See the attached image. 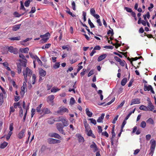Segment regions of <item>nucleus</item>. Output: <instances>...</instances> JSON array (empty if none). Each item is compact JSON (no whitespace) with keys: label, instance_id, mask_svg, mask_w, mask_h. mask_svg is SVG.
I'll return each mask as SVG.
<instances>
[{"label":"nucleus","instance_id":"f257e3e1","mask_svg":"<svg viewBox=\"0 0 156 156\" xmlns=\"http://www.w3.org/2000/svg\"><path fill=\"white\" fill-rule=\"evenodd\" d=\"M23 73L25 80L27 82V76L30 77L32 75V72L28 67H27L25 70H23Z\"/></svg>","mask_w":156,"mask_h":156},{"label":"nucleus","instance_id":"f03ea898","mask_svg":"<svg viewBox=\"0 0 156 156\" xmlns=\"http://www.w3.org/2000/svg\"><path fill=\"white\" fill-rule=\"evenodd\" d=\"M84 125L86 131L87 132V135L89 136H91L94 138H95L96 137L92 133V130L90 129L88 124L87 122H85L84 123Z\"/></svg>","mask_w":156,"mask_h":156},{"label":"nucleus","instance_id":"7ed1b4c3","mask_svg":"<svg viewBox=\"0 0 156 156\" xmlns=\"http://www.w3.org/2000/svg\"><path fill=\"white\" fill-rule=\"evenodd\" d=\"M68 109L64 107H61L58 108V109L56 113L58 114L62 115L65 112L68 113Z\"/></svg>","mask_w":156,"mask_h":156},{"label":"nucleus","instance_id":"20e7f679","mask_svg":"<svg viewBox=\"0 0 156 156\" xmlns=\"http://www.w3.org/2000/svg\"><path fill=\"white\" fill-rule=\"evenodd\" d=\"M144 90L145 91H150L151 92L152 94H155V92L153 90V88L151 85L147 86V84H145L144 86Z\"/></svg>","mask_w":156,"mask_h":156},{"label":"nucleus","instance_id":"39448f33","mask_svg":"<svg viewBox=\"0 0 156 156\" xmlns=\"http://www.w3.org/2000/svg\"><path fill=\"white\" fill-rule=\"evenodd\" d=\"M56 127L58 130L62 134L65 135V133L64 132L63 129V127L62 124L60 123H57L56 124Z\"/></svg>","mask_w":156,"mask_h":156},{"label":"nucleus","instance_id":"423d86ee","mask_svg":"<svg viewBox=\"0 0 156 156\" xmlns=\"http://www.w3.org/2000/svg\"><path fill=\"white\" fill-rule=\"evenodd\" d=\"M48 142L49 144H58L60 143V141L59 140H56L53 138H49L48 139Z\"/></svg>","mask_w":156,"mask_h":156},{"label":"nucleus","instance_id":"0eeeda50","mask_svg":"<svg viewBox=\"0 0 156 156\" xmlns=\"http://www.w3.org/2000/svg\"><path fill=\"white\" fill-rule=\"evenodd\" d=\"M8 50L11 53L16 54L18 53V50L16 48H14L12 46L9 47Z\"/></svg>","mask_w":156,"mask_h":156},{"label":"nucleus","instance_id":"6e6552de","mask_svg":"<svg viewBox=\"0 0 156 156\" xmlns=\"http://www.w3.org/2000/svg\"><path fill=\"white\" fill-rule=\"evenodd\" d=\"M150 142L151 143V149L152 150V151L153 150H154L155 147L156 146V141L155 140H152L150 141Z\"/></svg>","mask_w":156,"mask_h":156},{"label":"nucleus","instance_id":"1a4fd4ad","mask_svg":"<svg viewBox=\"0 0 156 156\" xmlns=\"http://www.w3.org/2000/svg\"><path fill=\"white\" fill-rule=\"evenodd\" d=\"M140 103V99L138 98L134 99L132 100L130 105H133L135 104H138Z\"/></svg>","mask_w":156,"mask_h":156},{"label":"nucleus","instance_id":"9d476101","mask_svg":"<svg viewBox=\"0 0 156 156\" xmlns=\"http://www.w3.org/2000/svg\"><path fill=\"white\" fill-rule=\"evenodd\" d=\"M39 73L40 76L44 77L46 74V72L42 69H41L39 70Z\"/></svg>","mask_w":156,"mask_h":156},{"label":"nucleus","instance_id":"9b49d317","mask_svg":"<svg viewBox=\"0 0 156 156\" xmlns=\"http://www.w3.org/2000/svg\"><path fill=\"white\" fill-rule=\"evenodd\" d=\"M90 147L93 149V151L95 152L98 151V148L97 145L94 142H92V144L90 145Z\"/></svg>","mask_w":156,"mask_h":156},{"label":"nucleus","instance_id":"f8f14e48","mask_svg":"<svg viewBox=\"0 0 156 156\" xmlns=\"http://www.w3.org/2000/svg\"><path fill=\"white\" fill-rule=\"evenodd\" d=\"M107 56V55L106 54H103L100 56H99L98 58V61L99 62L102 60L104 59Z\"/></svg>","mask_w":156,"mask_h":156},{"label":"nucleus","instance_id":"ddd939ff","mask_svg":"<svg viewBox=\"0 0 156 156\" xmlns=\"http://www.w3.org/2000/svg\"><path fill=\"white\" fill-rule=\"evenodd\" d=\"M149 110L153 111L154 109V106L151 101L148 102L147 107Z\"/></svg>","mask_w":156,"mask_h":156},{"label":"nucleus","instance_id":"4468645a","mask_svg":"<svg viewBox=\"0 0 156 156\" xmlns=\"http://www.w3.org/2000/svg\"><path fill=\"white\" fill-rule=\"evenodd\" d=\"M29 51V49L27 47L25 48H21L20 49V51L22 53H27L28 51Z\"/></svg>","mask_w":156,"mask_h":156},{"label":"nucleus","instance_id":"2eb2a0df","mask_svg":"<svg viewBox=\"0 0 156 156\" xmlns=\"http://www.w3.org/2000/svg\"><path fill=\"white\" fill-rule=\"evenodd\" d=\"M76 136H77L79 141L80 142H83L84 141V139L83 137H82L79 134H76Z\"/></svg>","mask_w":156,"mask_h":156},{"label":"nucleus","instance_id":"dca6fc26","mask_svg":"<svg viewBox=\"0 0 156 156\" xmlns=\"http://www.w3.org/2000/svg\"><path fill=\"white\" fill-rule=\"evenodd\" d=\"M25 131V129H23L19 133L18 135V137L20 139H21Z\"/></svg>","mask_w":156,"mask_h":156},{"label":"nucleus","instance_id":"f3484780","mask_svg":"<svg viewBox=\"0 0 156 156\" xmlns=\"http://www.w3.org/2000/svg\"><path fill=\"white\" fill-rule=\"evenodd\" d=\"M63 121H62V122L64 126H67L68 125V122L67 119L65 118H64L63 120Z\"/></svg>","mask_w":156,"mask_h":156},{"label":"nucleus","instance_id":"a211bd4d","mask_svg":"<svg viewBox=\"0 0 156 156\" xmlns=\"http://www.w3.org/2000/svg\"><path fill=\"white\" fill-rule=\"evenodd\" d=\"M104 116L105 114L104 113L102 114L101 115V116L99 117L98 119L97 120V122H102V120L104 118Z\"/></svg>","mask_w":156,"mask_h":156},{"label":"nucleus","instance_id":"6ab92c4d","mask_svg":"<svg viewBox=\"0 0 156 156\" xmlns=\"http://www.w3.org/2000/svg\"><path fill=\"white\" fill-rule=\"evenodd\" d=\"M42 112L44 114H48L50 112V111L48 108H44L43 109Z\"/></svg>","mask_w":156,"mask_h":156},{"label":"nucleus","instance_id":"aec40b11","mask_svg":"<svg viewBox=\"0 0 156 156\" xmlns=\"http://www.w3.org/2000/svg\"><path fill=\"white\" fill-rule=\"evenodd\" d=\"M50 136L51 137H54L58 138H59L60 136L57 133H53L51 134Z\"/></svg>","mask_w":156,"mask_h":156},{"label":"nucleus","instance_id":"412c9836","mask_svg":"<svg viewBox=\"0 0 156 156\" xmlns=\"http://www.w3.org/2000/svg\"><path fill=\"white\" fill-rule=\"evenodd\" d=\"M36 76L35 74H33L32 75V84H34L36 81Z\"/></svg>","mask_w":156,"mask_h":156},{"label":"nucleus","instance_id":"4be33fe9","mask_svg":"<svg viewBox=\"0 0 156 156\" xmlns=\"http://www.w3.org/2000/svg\"><path fill=\"white\" fill-rule=\"evenodd\" d=\"M60 89L55 87H53L51 89V92L53 93H55L60 90Z\"/></svg>","mask_w":156,"mask_h":156},{"label":"nucleus","instance_id":"5701e85b","mask_svg":"<svg viewBox=\"0 0 156 156\" xmlns=\"http://www.w3.org/2000/svg\"><path fill=\"white\" fill-rule=\"evenodd\" d=\"M20 61L21 63V66H22L24 67H26L27 60L26 61L25 60L22 61V60H20Z\"/></svg>","mask_w":156,"mask_h":156},{"label":"nucleus","instance_id":"b1692460","mask_svg":"<svg viewBox=\"0 0 156 156\" xmlns=\"http://www.w3.org/2000/svg\"><path fill=\"white\" fill-rule=\"evenodd\" d=\"M127 82V79L126 78H124L121 82V85L122 86H124Z\"/></svg>","mask_w":156,"mask_h":156},{"label":"nucleus","instance_id":"393cba45","mask_svg":"<svg viewBox=\"0 0 156 156\" xmlns=\"http://www.w3.org/2000/svg\"><path fill=\"white\" fill-rule=\"evenodd\" d=\"M21 25L18 24L15 25L12 28V30L14 31H16L18 30L20 27Z\"/></svg>","mask_w":156,"mask_h":156},{"label":"nucleus","instance_id":"a878e982","mask_svg":"<svg viewBox=\"0 0 156 156\" xmlns=\"http://www.w3.org/2000/svg\"><path fill=\"white\" fill-rule=\"evenodd\" d=\"M139 108L141 110H142L145 111H147L149 110V109L147 107L143 105H142L140 106L139 107Z\"/></svg>","mask_w":156,"mask_h":156},{"label":"nucleus","instance_id":"bb28decb","mask_svg":"<svg viewBox=\"0 0 156 156\" xmlns=\"http://www.w3.org/2000/svg\"><path fill=\"white\" fill-rule=\"evenodd\" d=\"M60 65V62H56L54 65L53 66V67L54 69H56L59 67Z\"/></svg>","mask_w":156,"mask_h":156},{"label":"nucleus","instance_id":"cd10ccee","mask_svg":"<svg viewBox=\"0 0 156 156\" xmlns=\"http://www.w3.org/2000/svg\"><path fill=\"white\" fill-rule=\"evenodd\" d=\"M86 113L89 117H91L92 115V113L89 111L88 108H86Z\"/></svg>","mask_w":156,"mask_h":156},{"label":"nucleus","instance_id":"c85d7f7f","mask_svg":"<svg viewBox=\"0 0 156 156\" xmlns=\"http://www.w3.org/2000/svg\"><path fill=\"white\" fill-rule=\"evenodd\" d=\"M18 73L20 74L21 72V67L20 63H18L17 64Z\"/></svg>","mask_w":156,"mask_h":156},{"label":"nucleus","instance_id":"c756f323","mask_svg":"<svg viewBox=\"0 0 156 156\" xmlns=\"http://www.w3.org/2000/svg\"><path fill=\"white\" fill-rule=\"evenodd\" d=\"M53 98H48L47 99V101L50 104L53 105Z\"/></svg>","mask_w":156,"mask_h":156},{"label":"nucleus","instance_id":"7c9ffc66","mask_svg":"<svg viewBox=\"0 0 156 156\" xmlns=\"http://www.w3.org/2000/svg\"><path fill=\"white\" fill-rule=\"evenodd\" d=\"M8 144L7 143L4 142L0 145V148L2 149L5 148L7 145Z\"/></svg>","mask_w":156,"mask_h":156},{"label":"nucleus","instance_id":"2f4dec72","mask_svg":"<svg viewBox=\"0 0 156 156\" xmlns=\"http://www.w3.org/2000/svg\"><path fill=\"white\" fill-rule=\"evenodd\" d=\"M64 118V117L63 116H60L57 117L55 118L56 121L57 122L62 121V120L63 121V120Z\"/></svg>","mask_w":156,"mask_h":156},{"label":"nucleus","instance_id":"473e14b6","mask_svg":"<svg viewBox=\"0 0 156 156\" xmlns=\"http://www.w3.org/2000/svg\"><path fill=\"white\" fill-rule=\"evenodd\" d=\"M9 39L11 40L12 41H19L20 40V37H11Z\"/></svg>","mask_w":156,"mask_h":156},{"label":"nucleus","instance_id":"72a5a7b5","mask_svg":"<svg viewBox=\"0 0 156 156\" xmlns=\"http://www.w3.org/2000/svg\"><path fill=\"white\" fill-rule=\"evenodd\" d=\"M109 28L110 29H111V30H109L107 32V34H111V36H112L113 35H114V32H113V29H111L110 27L109 26Z\"/></svg>","mask_w":156,"mask_h":156},{"label":"nucleus","instance_id":"f704fd0d","mask_svg":"<svg viewBox=\"0 0 156 156\" xmlns=\"http://www.w3.org/2000/svg\"><path fill=\"white\" fill-rule=\"evenodd\" d=\"M35 57L36 58L35 59V60L36 61V60L38 62V64L40 65H42V62L39 58L37 56H36Z\"/></svg>","mask_w":156,"mask_h":156},{"label":"nucleus","instance_id":"c9c22d12","mask_svg":"<svg viewBox=\"0 0 156 156\" xmlns=\"http://www.w3.org/2000/svg\"><path fill=\"white\" fill-rule=\"evenodd\" d=\"M141 15V14L140 13H139L137 14V16L139 19V20H138V22H137V23L138 24H140V21H141V18L140 17Z\"/></svg>","mask_w":156,"mask_h":156},{"label":"nucleus","instance_id":"e433bc0d","mask_svg":"<svg viewBox=\"0 0 156 156\" xmlns=\"http://www.w3.org/2000/svg\"><path fill=\"white\" fill-rule=\"evenodd\" d=\"M90 14L93 16L95 13V10L94 8H91L90 9Z\"/></svg>","mask_w":156,"mask_h":156},{"label":"nucleus","instance_id":"4c0bfd02","mask_svg":"<svg viewBox=\"0 0 156 156\" xmlns=\"http://www.w3.org/2000/svg\"><path fill=\"white\" fill-rule=\"evenodd\" d=\"M125 101H123L119 105L117 108L116 109H118L119 108H122L123 106V105L125 103Z\"/></svg>","mask_w":156,"mask_h":156},{"label":"nucleus","instance_id":"58836bf2","mask_svg":"<svg viewBox=\"0 0 156 156\" xmlns=\"http://www.w3.org/2000/svg\"><path fill=\"white\" fill-rule=\"evenodd\" d=\"M124 9L126 10L127 12H131L133 11L131 9L127 7H125Z\"/></svg>","mask_w":156,"mask_h":156},{"label":"nucleus","instance_id":"ea45409f","mask_svg":"<svg viewBox=\"0 0 156 156\" xmlns=\"http://www.w3.org/2000/svg\"><path fill=\"white\" fill-rule=\"evenodd\" d=\"M29 54L30 55V57L33 58V59H35L36 58V57H35L36 56H37V55H34L32 53V52H30L29 53Z\"/></svg>","mask_w":156,"mask_h":156},{"label":"nucleus","instance_id":"a19ab883","mask_svg":"<svg viewBox=\"0 0 156 156\" xmlns=\"http://www.w3.org/2000/svg\"><path fill=\"white\" fill-rule=\"evenodd\" d=\"M83 20L84 21H86V13L83 11Z\"/></svg>","mask_w":156,"mask_h":156},{"label":"nucleus","instance_id":"79ce46f5","mask_svg":"<svg viewBox=\"0 0 156 156\" xmlns=\"http://www.w3.org/2000/svg\"><path fill=\"white\" fill-rule=\"evenodd\" d=\"M102 93V91L101 90H99L98 92V94L100 95V98H103Z\"/></svg>","mask_w":156,"mask_h":156},{"label":"nucleus","instance_id":"37998d69","mask_svg":"<svg viewBox=\"0 0 156 156\" xmlns=\"http://www.w3.org/2000/svg\"><path fill=\"white\" fill-rule=\"evenodd\" d=\"M20 9H23V10H24V11H25L26 12L27 11L26 10V9L24 8L23 3L21 2V6H20Z\"/></svg>","mask_w":156,"mask_h":156},{"label":"nucleus","instance_id":"c03bdc74","mask_svg":"<svg viewBox=\"0 0 156 156\" xmlns=\"http://www.w3.org/2000/svg\"><path fill=\"white\" fill-rule=\"evenodd\" d=\"M19 57L20 58H22L24 60H25L26 61L27 60L25 58L24 55L22 54H19Z\"/></svg>","mask_w":156,"mask_h":156},{"label":"nucleus","instance_id":"a18cd8bd","mask_svg":"<svg viewBox=\"0 0 156 156\" xmlns=\"http://www.w3.org/2000/svg\"><path fill=\"white\" fill-rule=\"evenodd\" d=\"M72 6L73 9L75 10H76V4L74 1H73L72 2Z\"/></svg>","mask_w":156,"mask_h":156},{"label":"nucleus","instance_id":"49530a36","mask_svg":"<svg viewBox=\"0 0 156 156\" xmlns=\"http://www.w3.org/2000/svg\"><path fill=\"white\" fill-rule=\"evenodd\" d=\"M75 103V101L74 100V98H71L70 101V104L71 105H73Z\"/></svg>","mask_w":156,"mask_h":156},{"label":"nucleus","instance_id":"de8ad7c7","mask_svg":"<svg viewBox=\"0 0 156 156\" xmlns=\"http://www.w3.org/2000/svg\"><path fill=\"white\" fill-rule=\"evenodd\" d=\"M120 64L122 66H124L125 65V64L126 63L125 62L124 60H122L119 62Z\"/></svg>","mask_w":156,"mask_h":156},{"label":"nucleus","instance_id":"09e8293b","mask_svg":"<svg viewBox=\"0 0 156 156\" xmlns=\"http://www.w3.org/2000/svg\"><path fill=\"white\" fill-rule=\"evenodd\" d=\"M146 126V123L144 121H143L142 122L140 126L142 127L143 128H144Z\"/></svg>","mask_w":156,"mask_h":156},{"label":"nucleus","instance_id":"8fccbe9b","mask_svg":"<svg viewBox=\"0 0 156 156\" xmlns=\"http://www.w3.org/2000/svg\"><path fill=\"white\" fill-rule=\"evenodd\" d=\"M12 134V132L11 131H9L7 136L6 137V139L7 140H8Z\"/></svg>","mask_w":156,"mask_h":156},{"label":"nucleus","instance_id":"3c124183","mask_svg":"<svg viewBox=\"0 0 156 156\" xmlns=\"http://www.w3.org/2000/svg\"><path fill=\"white\" fill-rule=\"evenodd\" d=\"M35 109L34 108H32L31 110V118H32L34 116V115L35 114Z\"/></svg>","mask_w":156,"mask_h":156},{"label":"nucleus","instance_id":"603ef678","mask_svg":"<svg viewBox=\"0 0 156 156\" xmlns=\"http://www.w3.org/2000/svg\"><path fill=\"white\" fill-rule=\"evenodd\" d=\"M30 3L29 1L27 0L24 2V5L26 7H28L29 6Z\"/></svg>","mask_w":156,"mask_h":156},{"label":"nucleus","instance_id":"864d4df0","mask_svg":"<svg viewBox=\"0 0 156 156\" xmlns=\"http://www.w3.org/2000/svg\"><path fill=\"white\" fill-rule=\"evenodd\" d=\"M20 105V102H18L17 103H15L14 104V107L15 108H16L17 106H19Z\"/></svg>","mask_w":156,"mask_h":156},{"label":"nucleus","instance_id":"5fc2aeb1","mask_svg":"<svg viewBox=\"0 0 156 156\" xmlns=\"http://www.w3.org/2000/svg\"><path fill=\"white\" fill-rule=\"evenodd\" d=\"M140 24L142 23L144 26H145L146 25V21L145 20H142L140 21Z\"/></svg>","mask_w":156,"mask_h":156},{"label":"nucleus","instance_id":"6e6d98bb","mask_svg":"<svg viewBox=\"0 0 156 156\" xmlns=\"http://www.w3.org/2000/svg\"><path fill=\"white\" fill-rule=\"evenodd\" d=\"M113 47L111 45L110 46H105L104 47V48L106 49H112L113 48Z\"/></svg>","mask_w":156,"mask_h":156},{"label":"nucleus","instance_id":"4d7b16f0","mask_svg":"<svg viewBox=\"0 0 156 156\" xmlns=\"http://www.w3.org/2000/svg\"><path fill=\"white\" fill-rule=\"evenodd\" d=\"M144 36H147L149 38H151L154 37H153V36L152 34H146V33H144Z\"/></svg>","mask_w":156,"mask_h":156},{"label":"nucleus","instance_id":"13d9d810","mask_svg":"<svg viewBox=\"0 0 156 156\" xmlns=\"http://www.w3.org/2000/svg\"><path fill=\"white\" fill-rule=\"evenodd\" d=\"M36 11V9L35 7H32L31 11L29 12L30 13H33L35 12Z\"/></svg>","mask_w":156,"mask_h":156},{"label":"nucleus","instance_id":"bf43d9fd","mask_svg":"<svg viewBox=\"0 0 156 156\" xmlns=\"http://www.w3.org/2000/svg\"><path fill=\"white\" fill-rule=\"evenodd\" d=\"M147 122L151 124H153L154 123L153 120L151 118H149L147 121Z\"/></svg>","mask_w":156,"mask_h":156},{"label":"nucleus","instance_id":"052dcab7","mask_svg":"<svg viewBox=\"0 0 156 156\" xmlns=\"http://www.w3.org/2000/svg\"><path fill=\"white\" fill-rule=\"evenodd\" d=\"M50 35V34L49 33H47L43 35H41L40 37L41 38H43V37H47L48 36V35Z\"/></svg>","mask_w":156,"mask_h":156},{"label":"nucleus","instance_id":"680f3d73","mask_svg":"<svg viewBox=\"0 0 156 156\" xmlns=\"http://www.w3.org/2000/svg\"><path fill=\"white\" fill-rule=\"evenodd\" d=\"M90 120L91 122L92 123L95 125L96 124V122L95 119H89Z\"/></svg>","mask_w":156,"mask_h":156},{"label":"nucleus","instance_id":"e2e57ef3","mask_svg":"<svg viewBox=\"0 0 156 156\" xmlns=\"http://www.w3.org/2000/svg\"><path fill=\"white\" fill-rule=\"evenodd\" d=\"M101 48L99 45H97L94 47V49L95 51L96 50H100Z\"/></svg>","mask_w":156,"mask_h":156},{"label":"nucleus","instance_id":"0e129e2a","mask_svg":"<svg viewBox=\"0 0 156 156\" xmlns=\"http://www.w3.org/2000/svg\"><path fill=\"white\" fill-rule=\"evenodd\" d=\"M114 59L116 61L119 62L121 61V60L120 58L116 56H115L114 57Z\"/></svg>","mask_w":156,"mask_h":156},{"label":"nucleus","instance_id":"69168bd1","mask_svg":"<svg viewBox=\"0 0 156 156\" xmlns=\"http://www.w3.org/2000/svg\"><path fill=\"white\" fill-rule=\"evenodd\" d=\"M97 22L98 24L100 26H101L102 25V24L100 19H97Z\"/></svg>","mask_w":156,"mask_h":156},{"label":"nucleus","instance_id":"338daca9","mask_svg":"<svg viewBox=\"0 0 156 156\" xmlns=\"http://www.w3.org/2000/svg\"><path fill=\"white\" fill-rule=\"evenodd\" d=\"M102 134L103 135L106 136V137H108V134L106 131L102 132Z\"/></svg>","mask_w":156,"mask_h":156},{"label":"nucleus","instance_id":"774afa93","mask_svg":"<svg viewBox=\"0 0 156 156\" xmlns=\"http://www.w3.org/2000/svg\"><path fill=\"white\" fill-rule=\"evenodd\" d=\"M78 59H77L74 58L73 59L71 60V64H73L75 62H76L77 61Z\"/></svg>","mask_w":156,"mask_h":156}]
</instances>
